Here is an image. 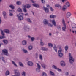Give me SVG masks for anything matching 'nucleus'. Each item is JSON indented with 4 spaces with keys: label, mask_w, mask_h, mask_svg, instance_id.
<instances>
[{
    "label": "nucleus",
    "mask_w": 76,
    "mask_h": 76,
    "mask_svg": "<svg viewBox=\"0 0 76 76\" xmlns=\"http://www.w3.org/2000/svg\"><path fill=\"white\" fill-rule=\"evenodd\" d=\"M17 11L18 12H21V13H22V12H23L22 10V9H21L20 7L18 8Z\"/></svg>",
    "instance_id": "obj_25"
},
{
    "label": "nucleus",
    "mask_w": 76,
    "mask_h": 76,
    "mask_svg": "<svg viewBox=\"0 0 76 76\" xmlns=\"http://www.w3.org/2000/svg\"><path fill=\"white\" fill-rule=\"evenodd\" d=\"M47 25H48V26H49L50 27H53V24L50 23H48Z\"/></svg>",
    "instance_id": "obj_40"
},
{
    "label": "nucleus",
    "mask_w": 76,
    "mask_h": 76,
    "mask_svg": "<svg viewBox=\"0 0 76 76\" xmlns=\"http://www.w3.org/2000/svg\"><path fill=\"white\" fill-rule=\"evenodd\" d=\"M50 75H51V76H55V74L53 72L51 71H50Z\"/></svg>",
    "instance_id": "obj_27"
},
{
    "label": "nucleus",
    "mask_w": 76,
    "mask_h": 76,
    "mask_svg": "<svg viewBox=\"0 0 76 76\" xmlns=\"http://www.w3.org/2000/svg\"><path fill=\"white\" fill-rule=\"evenodd\" d=\"M16 4L17 5H21L22 3L20 1H17L16 2Z\"/></svg>",
    "instance_id": "obj_42"
},
{
    "label": "nucleus",
    "mask_w": 76,
    "mask_h": 76,
    "mask_svg": "<svg viewBox=\"0 0 76 76\" xmlns=\"http://www.w3.org/2000/svg\"><path fill=\"white\" fill-rule=\"evenodd\" d=\"M62 22L64 27H62V29L63 31L65 32V31H66V25L65 23V21H64V19L62 20Z\"/></svg>",
    "instance_id": "obj_5"
},
{
    "label": "nucleus",
    "mask_w": 76,
    "mask_h": 76,
    "mask_svg": "<svg viewBox=\"0 0 76 76\" xmlns=\"http://www.w3.org/2000/svg\"><path fill=\"white\" fill-rule=\"evenodd\" d=\"M27 64L29 66H33L34 64L33 62L31 61H28L27 63Z\"/></svg>",
    "instance_id": "obj_10"
},
{
    "label": "nucleus",
    "mask_w": 76,
    "mask_h": 76,
    "mask_svg": "<svg viewBox=\"0 0 76 76\" xmlns=\"http://www.w3.org/2000/svg\"><path fill=\"white\" fill-rule=\"evenodd\" d=\"M28 38H32L31 37V36H29V35H28Z\"/></svg>",
    "instance_id": "obj_63"
},
{
    "label": "nucleus",
    "mask_w": 76,
    "mask_h": 76,
    "mask_svg": "<svg viewBox=\"0 0 76 76\" xmlns=\"http://www.w3.org/2000/svg\"><path fill=\"white\" fill-rule=\"evenodd\" d=\"M2 60L3 61H4V58L3 57H2Z\"/></svg>",
    "instance_id": "obj_58"
},
{
    "label": "nucleus",
    "mask_w": 76,
    "mask_h": 76,
    "mask_svg": "<svg viewBox=\"0 0 76 76\" xmlns=\"http://www.w3.org/2000/svg\"><path fill=\"white\" fill-rule=\"evenodd\" d=\"M20 14H22L23 15V13H20L19 15H17V16L18 17V19L20 21H22V20H23V17L20 15Z\"/></svg>",
    "instance_id": "obj_3"
},
{
    "label": "nucleus",
    "mask_w": 76,
    "mask_h": 76,
    "mask_svg": "<svg viewBox=\"0 0 76 76\" xmlns=\"http://www.w3.org/2000/svg\"><path fill=\"white\" fill-rule=\"evenodd\" d=\"M9 15L10 16H13V14L10 12H9Z\"/></svg>",
    "instance_id": "obj_55"
},
{
    "label": "nucleus",
    "mask_w": 76,
    "mask_h": 76,
    "mask_svg": "<svg viewBox=\"0 0 76 76\" xmlns=\"http://www.w3.org/2000/svg\"><path fill=\"white\" fill-rule=\"evenodd\" d=\"M9 74H10V72L9 71H7L6 72L5 75L6 76H7L8 75H9Z\"/></svg>",
    "instance_id": "obj_41"
},
{
    "label": "nucleus",
    "mask_w": 76,
    "mask_h": 76,
    "mask_svg": "<svg viewBox=\"0 0 76 76\" xmlns=\"http://www.w3.org/2000/svg\"><path fill=\"white\" fill-rule=\"evenodd\" d=\"M4 32L5 33H6V34H10V31H9V30L7 29L4 30Z\"/></svg>",
    "instance_id": "obj_18"
},
{
    "label": "nucleus",
    "mask_w": 76,
    "mask_h": 76,
    "mask_svg": "<svg viewBox=\"0 0 76 76\" xmlns=\"http://www.w3.org/2000/svg\"><path fill=\"white\" fill-rule=\"evenodd\" d=\"M52 67L53 69H55V70H57V66L54 65L52 66Z\"/></svg>",
    "instance_id": "obj_44"
},
{
    "label": "nucleus",
    "mask_w": 76,
    "mask_h": 76,
    "mask_svg": "<svg viewBox=\"0 0 76 76\" xmlns=\"http://www.w3.org/2000/svg\"><path fill=\"white\" fill-rule=\"evenodd\" d=\"M12 62L14 66H15V67H18V65H16V63H15V62H14V61H12Z\"/></svg>",
    "instance_id": "obj_32"
},
{
    "label": "nucleus",
    "mask_w": 76,
    "mask_h": 76,
    "mask_svg": "<svg viewBox=\"0 0 76 76\" xmlns=\"http://www.w3.org/2000/svg\"><path fill=\"white\" fill-rule=\"evenodd\" d=\"M31 30V28L28 27V26L25 25L23 28V30L24 32H29Z\"/></svg>",
    "instance_id": "obj_4"
},
{
    "label": "nucleus",
    "mask_w": 76,
    "mask_h": 76,
    "mask_svg": "<svg viewBox=\"0 0 76 76\" xmlns=\"http://www.w3.org/2000/svg\"><path fill=\"white\" fill-rule=\"evenodd\" d=\"M9 7L12 9H15V7L12 5H10L9 6Z\"/></svg>",
    "instance_id": "obj_36"
},
{
    "label": "nucleus",
    "mask_w": 76,
    "mask_h": 76,
    "mask_svg": "<svg viewBox=\"0 0 76 76\" xmlns=\"http://www.w3.org/2000/svg\"><path fill=\"white\" fill-rule=\"evenodd\" d=\"M61 65L62 67H64L66 66V63L63 61H62L61 62Z\"/></svg>",
    "instance_id": "obj_12"
},
{
    "label": "nucleus",
    "mask_w": 76,
    "mask_h": 76,
    "mask_svg": "<svg viewBox=\"0 0 76 76\" xmlns=\"http://www.w3.org/2000/svg\"><path fill=\"white\" fill-rule=\"evenodd\" d=\"M65 75H67V76H68L69 75V72H66V73H65Z\"/></svg>",
    "instance_id": "obj_60"
},
{
    "label": "nucleus",
    "mask_w": 76,
    "mask_h": 76,
    "mask_svg": "<svg viewBox=\"0 0 76 76\" xmlns=\"http://www.w3.org/2000/svg\"><path fill=\"white\" fill-rule=\"evenodd\" d=\"M2 53H4V55L6 56H9V53H8V51L6 49L2 50Z\"/></svg>",
    "instance_id": "obj_6"
},
{
    "label": "nucleus",
    "mask_w": 76,
    "mask_h": 76,
    "mask_svg": "<svg viewBox=\"0 0 76 76\" xmlns=\"http://www.w3.org/2000/svg\"><path fill=\"white\" fill-rule=\"evenodd\" d=\"M1 18L0 17V24H1Z\"/></svg>",
    "instance_id": "obj_61"
},
{
    "label": "nucleus",
    "mask_w": 76,
    "mask_h": 76,
    "mask_svg": "<svg viewBox=\"0 0 76 76\" xmlns=\"http://www.w3.org/2000/svg\"><path fill=\"white\" fill-rule=\"evenodd\" d=\"M71 15L72 14H71V13H70V12H68L66 13V17L67 18H69V17H70Z\"/></svg>",
    "instance_id": "obj_19"
},
{
    "label": "nucleus",
    "mask_w": 76,
    "mask_h": 76,
    "mask_svg": "<svg viewBox=\"0 0 76 76\" xmlns=\"http://www.w3.org/2000/svg\"><path fill=\"white\" fill-rule=\"evenodd\" d=\"M57 28L58 31H61V26H57Z\"/></svg>",
    "instance_id": "obj_34"
},
{
    "label": "nucleus",
    "mask_w": 76,
    "mask_h": 76,
    "mask_svg": "<svg viewBox=\"0 0 76 76\" xmlns=\"http://www.w3.org/2000/svg\"><path fill=\"white\" fill-rule=\"evenodd\" d=\"M68 47H69V46H67V45L65 47V50H68Z\"/></svg>",
    "instance_id": "obj_49"
},
{
    "label": "nucleus",
    "mask_w": 76,
    "mask_h": 76,
    "mask_svg": "<svg viewBox=\"0 0 76 76\" xmlns=\"http://www.w3.org/2000/svg\"><path fill=\"white\" fill-rule=\"evenodd\" d=\"M24 6H26V8H27V9H29L30 8V7H31V5L29 4L24 5Z\"/></svg>",
    "instance_id": "obj_31"
},
{
    "label": "nucleus",
    "mask_w": 76,
    "mask_h": 76,
    "mask_svg": "<svg viewBox=\"0 0 76 76\" xmlns=\"http://www.w3.org/2000/svg\"><path fill=\"white\" fill-rule=\"evenodd\" d=\"M66 4L67 6L68 7H69L70 6V3L69 2H67L66 3Z\"/></svg>",
    "instance_id": "obj_47"
},
{
    "label": "nucleus",
    "mask_w": 76,
    "mask_h": 76,
    "mask_svg": "<svg viewBox=\"0 0 76 76\" xmlns=\"http://www.w3.org/2000/svg\"><path fill=\"white\" fill-rule=\"evenodd\" d=\"M32 5L33 6H34V7H37V8L39 7V5L37 4L34 3L32 4Z\"/></svg>",
    "instance_id": "obj_20"
},
{
    "label": "nucleus",
    "mask_w": 76,
    "mask_h": 76,
    "mask_svg": "<svg viewBox=\"0 0 76 76\" xmlns=\"http://www.w3.org/2000/svg\"><path fill=\"white\" fill-rule=\"evenodd\" d=\"M54 47H53V49L54 51H55V52H56V53L57 52V47L56 46V45H54Z\"/></svg>",
    "instance_id": "obj_28"
},
{
    "label": "nucleus",
    "mask_w": 76,
    "mask_h": 76,
    "mask_svg": "<svg viewBox=\"0 0 76 76\" xmlns=\"http://www.w3.org/2000/svg\"><path fill=\"white\" fill-rule=\"evenodd\" d=\"M18 64L20 66L22 67H23V65L22 62L20 61L19 62Z\"/></svg>",
    "instance_id": "obj_26"
},
{
    "label": "nucleus",
    "mask_w": 76,
    "mask_h": 76,
    "mask_svg": "<svg viewBox=\"0 0 76 76\" xmlns=\"http://www.w3.org/2000/svg\"><path fill=\"white\" fill-rule=\"evenodd\" d=\"M64 1H65V0H62V3H64Z\"/></svg>",
    "instance_id": "obj_64"
},
{
    "label": "nucleus",
    "mask_w": 76,
    "mask_h": 76,
    "mask_svg": "<svg viewBox=\"0 0 76 76\" xmlns=\"http://www.w3.org/2000/svg\"><path fill=\"white\" fill-rule=\"evenodd\" d=\"M37 68H36V72H39L41 69V66L38 63H37Z\"/></svg>",
    "instance_id": "obj_7"
},
{
    "label": "nucleus",
    "mask_w": 76,
    "mask_h": 76,
    "mask_svg": "<svg viewBox=\"0 0 76 76\" xmlns=\"http://www.w3.org/2000/svg\"><path fill=\"white\" fill-rule=\"evenodd\" d=\"M41 66L42 67V68H43V69H46V67H47V66L46 64H41Z\"/></svg>",
    "instance_id": "obj_17"
},
{
    "label": "nucleus",
    "mask_w": 76,
    "mask_h": 76,
    "mask_svg": "<svg viewBox=\"0 0 76 76\" xmlns=\"http://www.w3.org/2000/svg\"><path fill=\"white\" fill-rule=\"evenodd\" d=\"M6 38V37L4 36H0V39H3V38Z\"/></svg>",
    "instance_id": "obj_48"
},
{
    "label": "nucleus",
    "mask_w": 76,
    "mask_h": 76,
    "mask_svg": "<svg viewBox=\"0 0 76 76\" xmlns=\"http://www.w3.org/2000/svg\"><path fill=\"white\" fill-rule=\"evenodd\" d=\"M15 73L16 74L15 75L18 76H20V74L19 72V71L18 70H15Z\"/></svg>",
    "instance_id": "obj_9"
},
{
    "label": "nucleus",
    "mask_w": 76,
    "mask_h": 76,
    "mask_svg": "<svg viewBox=\"0 0 76 76\" xmlns=\"http://www.w3.org/2000/svg\"><path fill=\"white\" fill-rule=\"evenodd\" d=\"M0 31L1 35H2L3 36H4V35H5V34L3 32V31L2 30V29H1Z\"/></svg>",
    "instance_id": "obj_33"
},
{
    "label": "nucleus",
    "mask_w": 76,
    "mask_h": 76,
    "mask_svg": "<svg viewBox=\"0 0 76 76\" xmlns=\"http://www.w3.org/2000/svg\"><path fill=\"white\" fill-rule=\"evenodd\" d=\"M71 25H72V26H73L72 27H75V25H76V24H73L72 23L71 24Z\"/></svg>",
    "instance_id": "obj_54"
},
{
    "label": "nucleus",
    "mask_w": 76,
    "mask_h": 76,
    "mask_svg": "<svg viewBox=\"0 0 76 76\" xmlns=\"http://www.w3.org/2000/svg\"><path fill=\"white\" fill-rule=\"evenodd\" d=\"M38 53H36L35 54V57L36 58H38Z\"/></svg>",
    "instance_id": "obj_51"
},
{
    "label": "nucleus",
    "mask_w": 76,
    "mask_h": 76,
    "mask_svg": "<svg viewBox=\"0 0 76 76\" xmlns=\"http://www.w3.org/2000/svg\"><path fill=\"white\" fill-rule=\"evenodd\" d=\"M66 8L63 7L62 8V10H63V11H65V10H66Z\"/></svg>",
    "instance_id": "obj_57"
},
{
    "label": "nucleus",
    "mask_w": 76,
    "mask_h": 76,
    "mask_svg": "<svg viewBox=\"0 0 76 76\" xmlns=\"http://www.w3.org/2000/svg\"><path fill=\"white\" fill-rule=\"evenodd\" d=\"M42 76H47V75L45 72H42Z\"/></svg>",
    "instance_id": "obj_45"
},
{
    "label": "nucleus",
    "mask_w": 76,
    "mask_h": 76,
    "mask_svg": "<svg viewBox=\"0 0 76 76\" xmlns=\"http://www.w3.org/2000/svg\"><path fill=\"white\" fill-rule=\"evenodd\" d=\"M22 51L23 52V53H25V54H28V50L26 49H22Z\"/></svg>",
    "instance_id": "obj_21"
},
{
    "label": "nucleus",
    "mask_w": 76,
    "mask_h": 76,
    "mask_svg": "<svg viewBox=\"0 0 76 76\" xmlns=\"http://www.w3.org/2000/svg\"><path fill=\"white\" fill-rule=\"evenodd\" d=\"M24 15H25V16H28V13H26L24 14Z\"/></svg>",
    "instance_id": "obj_59"
},
{
    "label": "nucleus",
    "mask_w": 76,
    "mask_h": 76,
    "mask_svg": "<svg viewBox=\"0 0 76 76\" xmlns=\"http://www.w3.org/2000/svg\"><path fill=\"white\" fill-rule=\"evenodd\" d=\"M45 0H41V2L42 3H45Z\"/></svg>",
    "instance_id": "obj_56"
},
{
    "label": "nucleus",
    "mask_w": 76,
    "mask_h": 76,
    "mask_svg": "<svg viewBox=\"0 0 76 76\" xmlns=\"http://www.w3.org/2000/svg\"><path fill=\"white\" fill-rule=\"evenodd\" d=\"M69 63H71V64H73V62L75 61V59L72 56L71 53H69Z\"/></svg>",
    "instance_id": "obj_2"
},
{
    "label": "nucleus",
    "mask_w": 76,
    "mask_h": 76,
    "mask_svg": "<svg viewBox=\"0 0 76 76\" xmlns=\"http://www.w3.org/2000/svg\"><path fill=\"white\" fill-rule=\"evenodd\" d=\"M72 20L73 22L76 23V19L75 18H72Z\"/></svg>",
    "instance_id": "obj_35"
},
{
    "label": "nucleus",
    "mask_w": 76,
    "mask_h": 76,
    "mask_svg": "<svg viewBox=\"0 0 76 76\" xmlns=\"http://www.w3.org/2000/svg\"><path fill=\"white\" fill-rule=\"evenodd\" d=\"M43 23L44 24V25H47V24L48 23V20L45 19H44L43 20Z\"/></svg>",
    "instance_id": "obj_16"
},
{
    "label": "nucleus",
    "mask_w": 76,
    "mask_h": 76,
    "mask_svg": "<svg viewBox=\"0 0 76 76\" xmlns=\"http://www.w3.org/2000/svg\"><path fill=\"white\" fill-rule=\"evenodd\" d=\"M3 42L5 45H7L8 43V41L7 40H3Z\"/></svg>",
    "instance_id": "obj_24"
},
{
    "label": "nucleus",
    "mask_w": 76,
    "mask_h": 76,
    "mask_svg": "<svg viewBox=\"0 0 76 76\" xmlns=\"http://www.w3.org/2000/svg\"><path fill=\"white\" fill-rule=\"evenodd\" d=\"M40 45L41 46H44V43L43 42L42 40V39H40Z\"/></svg>",
    "instance_id": "obj_23"
},
{
    "label": "nucleus",
    "mask_w": 76,
    "mask_h": 76,
    "mask_svg": "<svg viewBox=\"0 0 76 76\" xmlns=\"http://www.w3.org/2000/svg\"><path fill=\"white\" fill-rule=\"evenodd\" d=\"M44 10L46 13H48L49 12V10L47 7H45V6L43 7Z\"/></svg>",
    "instance_id": "obj_11"
},
{
    "label": "nucleus",
    "mask_w": 76,
    "mask_h": 76,
    "mask_svg": "<svg viewBox=\"0 0 76 76\" xmlns=\"http://www.w3.org/2000/svg\"><path fill=\"white\" fill-rule=\"evenodd\" d=\"M22 76H26V72H23L22 73Z\"/></svg>",
    "instance_id": "obj_39"
},
{
    "label": "nucleus",
    "mask_w": 76,
    "mask_h": 76,
    "mask_svg": "<svg viewBox=\"0 0 76 76\" xmlns=\"http://www.w3.org/2000/svg\"><path fill=\"white\" fill-rule=\"evenodd\" d=\"M50 10L51 12H53L54 11V9L51 7H50Z\"/></svg>",
    "instance_id": "obj_52"
},
{
    "label": "nucleus",
    "mask_w": 76,
    "mask_h": 76,
    "mask_svg": "<svg viewBox=\"0 0 76 76\" xmlns=\"http://www.w3.org/2000/svg\"><path fill=\"white\" fill-rule=\"evenodd\" d=\"M52 23L55 26H56V21L54 20H52Z\"/></svg>",
    "instance_id": "obj_22"
},
{
    "label": "nucleus",
    "mask_w": 76,
    "mask_h": 76,
    "mask_svg": "<svg viewBox=\"0 0 76 76\" xmlns=\"http://www.w3.org/2000/svg\"><path fill=\"white\" fill-rule=\"evenodd\" d=\"M22 9L24 13H27V10L26 9V6H23L22 7Z\"/></svg>",
    "instance_id": "obj_14"
},
{
    "label": "nucleus",
    "mask_w": 76,
    "mask_h": 76,
    "mask_svg": "<svg viewBox=\"0 0 76 76\" xmlns=\"http://www.w3.org/2000/svg\"><path fill=\"white\" fill-rule=\"evenodd\" d=\"M56 16H57L56 15H50V18H56Z\"/></svg>",
    "instance_id": "obj_30"
},
{
    "label": "nucleus",
    "mask_w": 76,
    "mask_h": 76,
    "mask_svg": "<svg viewBox=\"0 0 76 76\" xmlns=\"http://www.w3.org/2000/svg\"><path fill=\"white\" fill-rule=\"evenodd\" d=\"M39 58L41 60H42V56L41 54L39 55Z\"/></svg>",
    "instance_id": "obj_46"
},
{
    "label": "nucleus",
    "mask_w": 76,
    "mask_h": 76,
    "mask_svg": "<svg viewBox=\"0 0 76 76\" xmlns=\"http://www.w3.org/2000/svg\"><path fill=\"white\" fill-rule=\"evenodd\" d=\"M41 50L42 51H47L48 50V48L45 47H42L41 48Z\"/></svg>",
    "instance_id": "obj_15"
},
{
    "label": "nucleus",
    "mask_w": 76,
    "mask_h": 76,
    "mask_svg": "<svg viewBox=\"0 0 76 76\" xmlns=\"http://www.w3.org/2000/svg\"><path fill=\"white\" fill-rule=\"evenodd\" d=\"M33 48V47L32 46H29L28 47V48L29 50H31Z\"/></svg>",
    "instance_id": "obj_43"
},
{
    "label": "nucleus",
    "mask_w": 76,
    "mask_h": 76,
    "mask_svg": "<svg viewBox=\"0 0 76 76\" xmlns=\"http://www.w3.org/2000/svg\"><path fill=\"white\" fill-rule=\"evenodd\" d=\"M9 11L10 12V13H12V10H9Z\"/></svg>",
    "instance_id": "obj_62"
},
{
    "label": "nucleus",
    "mask_w": 76,
    "mask_h": 76,
    "mask_svg": "<svg viewBox=\"0 0 76 76\" xmlns=\"http://www.w3.org/2000/svg\"><path fill=\"white\" fill-rule=\"evenodd\" d=\"M56 70L58 71V72H61L62 71L61 69H59V68H57Z\"/></svg>",
    "instance_id": "obj_53"
},
{
    "label": "nucleus",
    "mask_w": 76,
    "mask_h": 76,
    "mask_svg": "<svg viewBox=\"0 0 76 76\" xmlns=\"http://www.w3.org/2000/svg\"><path fill=\"white\" fill-rule=\"evenodd\" d=\"M27 20L28 22H29V23H32V21L31 20V19L29 18H28L27 19Z\"/></svg>",
    "instance_id": "obj_37"
},
{
    "label": "nucleus",
    "mask_w": 76,
    "mask_h": 76,
    "mask_svg": "<svg viewBox=\"0 0 76 76\" xmlns=\"http://www.w3.org/2000/svg\"><path fill=\"white\" fill-rule=\"evenodd\" d=\"M31 41H34L35 40V38L34 37H32L31 38Z\"/></svg>",
    "instance_id": "obj_50"
},
{
    "label": "nucleus",
    "mask_w": 76,
    "mask_h": 76,
    "mask_svg": "<svg viewBox=\"0 0 76 76\" xmlns=\"http://www.w3.org/2000/svg\"><path fill=\"white\" fill-rule=\"evenodd\" d=\"M59 49L58 52V56L59 58H61L63 56V54L61 53L63 51V49L61 47H59Z\"/></svg>",
    "instance_id": "obj_1"
},
{
    "label": "nucleus",
    "mask_w": 76,
    "mask_h": 76,
    "mask_svg": "<svg viewBox=\"0 0 76 76\" xmlns=\"http://www.w3.org/2000/svg\"><path fill=\"white\" fill-rule=\"evenodd\" d=\"M22 43L23 45H26L27 44V41L25 40H24L22 42Z\"/></svg>",
    "instance_id": "obj_13"
},
{
    "label": "nucleus",
    "mask_w": 76,
    "mask_h": 76,
    "mask_svg": "<svg viewBox=\"0 0 76 76\" xmlns=\"http://www.w3.org/2000/svg\"><path fill=\"white\" fill-rule=\"evenodd\" d=\"M55 7H57L59 8V7L60 9H61V7L60 5L58 4L55 5Z\"/></svg>",
    "instance_id": "obj_38"
},
{
    "label": "nucleus",
    "mask_w": 76,
    "mask_h": 76,
    "mask_svg": "<svg viewBox=\"0 0 76 76\" xmlns=\"http://www.w3.org/2000/svg\"><path fill=\"white\" fill-rule=\"evenodd\" d=\"M2 15L3 16V17L4 18V19H6L7 18V17L6 15H7V13L6 12V11H3L2 12Z\"/></svg>",
    "instance_id": "obj_8"
},
{
    "label": "nucleus",
    "mask_w": 76,
    "mask_h": 76,
    "mask_svg": "<svg viewBox=\"0 0 76 76\" xmlns=\"http://www.w3.org/2000/svg\"><path fill=\"white\" fill-rule=\"evenodd\" d=\"M48 45L50 48H52L53 47V45L51 43H48Z\"/></svg>",
    "instance_id": "obj_29"
}]
</instances>
